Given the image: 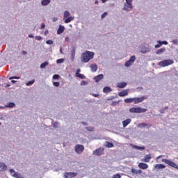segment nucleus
<instances>
[{"instance_id": "nucleus-15", "label": "nucleus", "mask_w": 178, "mask_h": 178, "mask_svg": "<svg viewBox=\"0 0 178 178\" xmlns=\"http://www.w3.org/2000/svg\"><path fill=\"white\" fill-rule=\"evenodd\" d=\"M71 60H74V57L76 56V49L74 47H72V50H71Z\"/></svg>"}, {"instance_id": "nucleus-47", "label": "nucleus", "mask_w": 178, "mask_h": 178, "mask_svg": "<svg viewBox=\"0 0 178 178\" xmlns=\"http://www.w3.org/2000/svg\"><path fill=\"white\" fill-rule=\"evenodd\" d=\"M172 43L175 44V45H177L178 40H172Z\"/></svg>"}, {"instance_id": "nucleus-8", "label": "nucleus", "mask_w": 178, "mask_h": 178, "mask_svg": "<svg viewBox=\"0 0 178 178\" xmlns=\"http://www.w3.org/2000/svg\"><path fill=\"white\" fill-rule=\"evenodd\" d=\"M136 62V56H132L130 59L125 63L126 67H129L133 65Z\"/></svg>"}, {"instance_id": "nucleus-23", "label": "nucleus", "mask_w": 178, "mask_h": 178, "mask_svg": "<svg viewBox=\"0 0 178 178\" xmlns=\"http://www.w3.org/2000/svg\"><path fill=\"white\" fill-rule=\"evenodd\" d=\"M165 168H166L163 164H156L154 165V169H165Z\"/></svg>"}, {"instance_id": "nucleus-17", "label": "nucleus", "mask_w": 178, "mask_h": 178, "mask_svg": "<svg viewBox=\"0 0 178 178\" xmlns=\"http://www.w3.org/2000/svg\"><path fill=\"white\" fill-rule=\"evenodd\" d=\"M152 157H151V154H147L144 159H142V161L143 162H146V163H148L151 161V159Z\"/></svg>"}, {"instance_id": "nucleus-49", "label": "nucleus", "mask_w": 178, "mask_h": 178, "mask_svg": "<svg viewBox=\"0 0 178 178\" xmlns=\"http://www.w3.org/2000/svg\"><path fill=\"white\" fill-rule=\"evenodd\" d=\"M118 104H119V102H113L111 104V105H113V106H115L118 105Z\"/></svg>"}, {"instance_id": "nucleus-50", "label": "nucleus", "mask_w": 178, "mask_h": 178, "mask_svg": "<svg viewBox=\"0 0 178 178\" xmlns=\"http://www.w3.org/2000/svg\"><path fill=\"white\" fill-rule=\"evenodd\" d=\"M92 97L97 98V97H99V94H92Z\"/></svg>"}, {"instance_id": "nucleus-32", "label": "nucleus", "mask_w": 178, "mask_h": 178, "mask_svg": "<svg viewBox=\"0 0 178 178\" xmlns=\"http://www.w3.org/2000/svg\"><path fill=\"white\" fill-rule=\"evenodd\" d=\"M34 83H35V80L33 79L32 81H29L26 83V86H33V84H34Z\"/></svg>"}, {"instance_id": "nucleus-16", "label": "nucleus", "mask_w": 178, "mask_h": 178, "mask_svg": "<svg viewBox=\"0 0 178 178\" xmlns=\"http://www.w3.org/2000/svg\"><path fill=\"white\" fill-rule=\"evenodd\" d=\"M130 123H131V119L128 118L122 122V126L123 127H126L128 124H130Z\"/></svg>"}, {"instance_id": "nucleus-5", "label": "nucleus", "mask_w": 178, "mask_h": 178, "mask_svg": "<svg viewBox=\"0 0 178 178\" xmlns=\"http://www.w3.org/2000/svg\"><path fill=\"white\" fill-rule=\"evenodd\" d=\"M162 162H164L167 165H169V166H171V168H174V169H177L178 170L177 164H176V163H175V162H173L170 160H168V159H163Z\"/></svg>"}, {"instance_id": "nucleus-20", "label": "nucleus", "mask_w": 178, "mask_h": 178, "mask_svg": "<svg viewBox=\"0 0 178 178\" xmlns=\"http://www.w3.org/2000/svg\"><path fill=\"white\" fill-rule=\"evenodd\" d=\"M131 172L134 174V175H141V173H143V170H136V168H132L131 169Z\"/></svg>"}, {"instance_id": "nucleus-12", "label": "nucleus", "mask_w": 178, "mask_h": 178, "mask_svg": "<svg viewBox=\"0 0 178 178\" xmlns=\"http://www.w3.org/2000/svg\"><path fill=\"white\" fill-rule=\"evenodd\" d=\"M158 43L159 44H157L154 46L155 48H161V47H162V45H168V42H166V41H163V42L158 41Z\"/></svg>"}, {"instance_id": "nucleus-3", "label": "nucleus", "mask_w": 178, "mask_h": 178, "mask_svg": "<svg viewBox=\"0 0 178 178\" xmlns=\"http://www.w3.org/2000/svg\"><path fill=\"white\" fill-rule=\"evenodd\" d=\"M147 108H143L140 107H132L129 108V112L131 113H144L147 112Z\"/></svg>"}, {"instance_id": "nucleus-25", "label": "nucleus", "mask_w": 178, "mask_h": 178, "mask_svg": "<svg viewBox=\"0 0 178 178\" xmlns=\"http://www.w3.org/2000/svg\"><path fill=\"white\" fill-rule=\"evenodd\" d=\"M74 20V17L73 16H70L67 17V19H65V23L67 24V23H70V22Z\"/></svg>"}, {"instance_id": "nucleus-4", "label": "nucleus", "mask_w": 178, "mask_h": 178, "mask_svg": "<svg viewBox=\"0 0 178 178\" xmlns=\"http://www.w3.org/2000/svg\"><path fill=\"white\" fill-rule=\"evenodd\" d=\"M173 63H175L173 60L168 59L160 61L159 65L161 66V67H166V66H170V65H173Z\"/></svg>"}, {"instance_id": "nucleus-64", "label": "nucleus", "mask_w": 178, "mask_h": 178, "mask_svg": "<svg viewBox=\"0 0 178 178\" xmlns=\"http://www.w3.org/2000/svg\"><path fill=\"white\" fill-rule=\"evenodd\" d=\"M1 123L0 122V126H1Z\"/></svg>"}, {"instance_id": "nucleus-59", "label": "nucleus", "mask_w": 178, "mask_h": 178, "mask_svg": "<svg viewBox=\"0 0 178 178\" xmlns=\"http://www.w3.org/2000/svg\"><path fill=\"white\" fill-rule=\"evenodd\" d=\"M65 41H69V38H65Z\"/></svg>"}, {"instance_id": "nucleus-60", "label": "nucleus", "mask_w": 178, "mask_h": 178, "mask_svg": "<svg viewBox=\"0 0 178 178\" xmlns=\"http://www.w3.org/2000/svg\"><path fill=\"white\" fill-rule=\"evenodd\" d=\"M11 83H16V81L12 80V81H11Z\"/></svg>"}, {"instance_id": "nucleus-52", "label": "nucleus", "mask_w": 178, "mask_h": 178, "mask_svg": "<svg viewBox=\"0 0 178 178\" xmlns=\"http://www.w3.org/2000/svg\"><path fill=\"white\" fill-rule=\"evenodd\" d=\"M40 29H45V24H42V25H41V28Z\"/></svg>"}, {"instance_id": "nucleus-11", "label": "nucleus", "mask_w": 178, "mask_h": 178, "mask_svg": "<svg viewBox=\"0 0 178 178\" xmlns=\"http://www.w3.org/2000/svg\"><path fill=\"white\" fill-rule=\"evenodd\" d=\"M119 97H126L129 95V90H123L122 91L118 93Z\"/></svg>"}, {"instance_id": "nucleus-40", "label": "nucleus", "mask_w": 178, "mask_h": 178, "mask_svg": "<svg viewBox=\"0 0 178 178\" xmlns=\"http://www.w3.org/2000/svg\"><path fill=\"white\" fill-rule=\"evenodd\" d=\"M108 16V13L105 12L102 15V19H104V17H106Z\"/></svg>"}, {"instance_id": "nucleus-36", "label": "nucleus", "mask_w": 178, "mask_h": 178, "mask_svg": "<svg viewBox=\"0 0 178 178\" xmlns=\"http://www.w3.org/2000/svg\"><path fill=\"white\" fill-rule=\"evenodd\" d=\"M63 62H65V59H63V58H60L56 60V63H58V64L63 63Z\"/></svg>"}, {"instance_id": "nucleus-22", "label": "nucleus", "mask_w": 178, "mask_h": 178, "mask_svg": "<svg viewBox=\"0 0 178 178\" xmlns=\"http://www.w3.org/2000/svg\"><path fill=\"white\" fill-rule=\"evenodd\" d=\"M65 31V26L60 25L58 31H57V34H62Z\"/></svg>"}, {"instance_id": "nucleus-30", "label": "nucleus", "mask_w": 178, "mask_h": 178, "mask_svg": "<svg viewBox=\"0 0 178 178\" xmlns=\"http://www.w3.org/2000/svg\"><path fill=\"white\" fill-rule=\"evenodd\" d=\"M6 108H13L15 107V103L13 102H9L6 105Z\"/></svg>"}, {"instance_id": "nucleus-56", "label": "nucleus", "mask_w": 178, "mask_h": 178, "mask_svg": "<svg viewBox=\"0 0 178 178\" xmlns=\"http://www.w3.org/2000/svg\"><path fill=\"white\" fill-rule=\"evenodd\" d=\"M106 1H108V0H102V1L103 2V3H105V2H106Z\"/></svg>"}, {"instance_id": "nucleus-14", "label": "nucleus", "mask_w": 178, "mask_h": 178, "mask_svg": "<svg viewBox=\"0 0 178 178\" xmlns=\"http://www.w3.org/2000/svg\"><path fill=\"white\" fill-rule=\"evenodd\" d=\"M102 79H104V74H99L94 77V80L96 83H99V81H101Z\"/></svg>"}, {"instance_id": "nucleus-34", "label": "nucleus", "mask_w": 178, "mask_h": 178, "mask_svg": "<svg viewBox=\"0 0 178 178\" xmlns=\"http://www.w3.org/2000/svg\"><path fill=\"white\" fill-rule=\"evenodd\" d=\"M13 177L15 178H20V174H19V172H15L13 174Z\"/></svg>"}, {"instance_id": "nucleus-46", "label": "nucleus", "mask_w": 178, "mask_h": 178, "mask_svg": "<svg viewBox=\"0 0 178 178\" xmlns=\"http://www.w3.org/2000/svg\"><path fill=\"white\" fill-rule=\"evenodd\" d=\"M10 173L13 175H15V173H16V172H15V170H13V169H10Z\"/></svg>"}, {"instance_id": "nucleus-39", "label": "nucleus", "mask_w": 178, "mask_h": 178, "mask_svg": "<svg viewBox=\"0 0 178 178\" xmlns=\"http://www.w3.org/2000/svg\"><path fill=\"white\" fill-rule=\"evenodd\" d=\"M19 79H20V77H19V76H10L9 78L10 80H13V79L19 80Z\"/></svg>"}, {"instance_id": "nucleus-7", "label": "nucleus", "mask_w": 178, "mask_h": 178, "mask_svg": "<svg viewBox=\"0 0 178 178\" xmlns=\"http://www.w3.org/2000/svg\"><path fill=\"white\" fill-rule=\"evenodd\" d=\"M74 149H75V152H76V154H81L83 152V151H84V145H76L74 147Z\"/></svg>"}, {"instance_id": "nucleus-51", "label": "nucleus", "mask_w": 178, "mask_h": 178, "mask_svg": "<svg viewBox=\"0 0 178 178\" xmlns=\"http://www.w3.org/2000/svg\"><path fill=\"white\" fill-rule=\"evenodd\" d=\"M79 74H80V69H78V70H76V76H77V75Z\"/></svg>"}, {"instance_id": "nucleus-38", "label": "nucleus", "mask_w": 178, "mask_h": 178, "mask_svg": "<svg viewBox=\"0 0 178 178\" xmlns=\"http://www.w3.org/2000/svg\"><path fill=\"white\" fill-rule=\"evenodd\" d=\"M46 44H47V45H52V44H54V41L49 40L46 41Z\"/></svg>"}, {"instance_id": "nucleus-31", "label": "nucleus", "mask_w": 178, "mask_h": 178, "mask_svg": "<svg viewBox=\"0 0 178 178\" xmlns=\"http://www.w3.org/2000/svg\"><path fill=\"white\" fill-rule=\"evenodd\" d=\"M49 65V63L48 62H44V63H42L41 65H40V69H44V67L48 66Z\"/></svg>"}, {"instance_id": "nucleus-27", "label": "nucleus", "mask_w": 178, "mask_h": 178, "mask_svg": "<svg viewBox=\"0 0 178 178\" xmlns=\"http://www.w3.org/2000/svg\"><path fill=\"white\" fill-rule=\"evenodd\" d=\"M50 2H51V0H42L41 3L43 6H47V5H49Z\"/></svg>"}, {"instance_id": "nucleus-55", "label": "nucleus", "mask_w": 178, "mask_h": 178, "mask_svg": "<svg viewBox=\"0 0 178 178\" xmlns=\"http://www.w3.org/2000/svg\"><path fill=\"white\" fill-rule=\"evenodd\" d=\"M49 33V31H48V30L44 31V35H47L48 33Z\"/></svg>"}, {"instance_id": "nucleus-42", "label": "nucleus", "mask_w": 178, "mask_h": 178, "mask_svg": "<svg viewBox=\"0 0 178 178\" xmlns=\"http://www.w3.org/2000/svg\"><path fill=\"white\" fill-rule=\"evenodd\" d=\"M35 40H37L38 41H41V40H42V37L41 36H35Z\"/></svg>"}, {"instance_id": "nucleus-35", "label": "nucleus", "mask_w": 178, "mask_h": 178, "mask_svg": "<svg viewBox=\"0 0 178 178\" xmlns=\"http://www.w3.org/2000/svg\"><path fill=\"white\" fill-rule=\"evenodd\" d=\"M134 148H136V149H141L142 151L145 149V147H140V146H134Z\"/></svg>"}, {"instance_id": "nucleus-26", "label": "nucleus", "mask_w": 178, "mask_h": 178, "mask_svg": "<svg viewBox=\"0 0 178 178\" xmlns=\"http://www.w3.org/2000/svg\"><path fill=\"white\" fill-rule=\"evenodd\" d=\"M103 92H105L106 94H108V92H112V90L111 89V88L106 86L103 89Z\"/></svg>"}, {"instance_id": "nucleus-9", "label": "nucleus", "mask_w": 178, "mask_h": 178, "mask_svg": "<svg viewBox=\"0 0 178 178\" xmlns=\"http://www.w3.org/2000/svg\"><path fill=\"white\" fill-rule=\"evenodd\" d=\"M77 176V172H65L64 174V178H74Z\"/></svg>"}, {"instance_id": "nucleus-57", "label": "nucleus", "mask_w": 178, "mask_h": 178, "mask_svg": "<svg viewBox=\"0 0 178 178\" xmlns=\"http://www.w3.org/2000/svg\"><path fill=\"white\" fill-rule=\"evenodd\" d=\"M58 20V18H54V22H56Z\"/></svg>"}, {"instance_id": "nucleus-18", "label": "nucleus", "mask_w": 178, "mask_h": 178, "mask_svg": "<svg viewBox=\"0 0 178 178\" xmlns=\"http://www.w3.org/2000/svg\"><path fill=\"white\" fill-rule=\"evenodd\" d=\"M8 169V166L3 163H0V172H5Z\"/></svg>"}, {"instance_id": "nucleus-10", "label": "nucleus", "mask_w": 178, "mask_h": 178, "mask_svg": "<svg viewBox=\"0 0 178 178\" xmlns=\"http://www.w3.org/2000/svg\"><path fill=\"white\" fill-rule=\"evenodd\" d=\"M103 154H104V149L102 148L97 149L93 152V155H97V156H99Z\"/></svg>"}, {"instance_id": "nucleus-44", "label": "nucleus", "mask_w": 178, "mask_h": 178, "mask_svg": "<svg viewBox=\"0 0 178 178\" xmlns=\"http://www.w3.org/2000/svg\"><path fill=\"white\" fill-rule=\"evenodd\" d=\"M53 84H54V86H55V87H59V82H54L53 83Z\"/></svg>"}, {"instance_id": "nucleus-63", "label": "nucleus", "mask_w": 178, "mask_h": 178, "mask_svg": "<svg viewBox=\"0 0 178 178\" xmlns=\"http://www.w3.org/2000/svg\"><path fill=\"white\" fill-rule=\"evenodd\" d=\"M157 158H158V159H159V158H161V156H159V157H157Z\"/></svg>"}, {"instance_id": "nucleus-43", "label": "nucleus", "mask_w": 178, "mask_h": 178, "mask_svg": "<svg viewBox=\"0 0 178 178\" xmlns=\"http://www.w3.org/2000/svg\"><path fill=\"white\" fill-rule=\"evenodd\" d=\"M58 126H59V122H54L53 124V127L56 128V127H58Z\"/></svg>"}, {"instance_id": "nucleus-13", "label": "nucleus", "mask_w": 178, "mask_h": 178, "mask_svg": "<svg viewBox=\"0 0 178 178\" xmlns=\"http://www.w3.org/2000/svg\"><path fill=\"white\" fill-rule=\"evenodd\" d=\"M138 168H140V169H143V170H145V169H148V164L145 163H140L138 164Z\"/></svg>"}, {"instance_id": "nucleus-61", "label": "nucleus", "mask_w": 178, "mask_h": 178, "mask_svg": "<svg viewBox=\"0 0 178 178\" xmlns=\"http://www.w3.org/2000/svg\"><path fill=\"white\" fill-rule=\"evenodd\" d=\"M95 3H96V4L98 3V0H96Z\"/></svg>"}, {"instance_id": "nucleus-54", "label": "nucleus", "mask_w": 178, "mask_h": 178, "mask_svg": "<svg viewBox=\"0 0 178 178\" xmlns=\"http://www.w3.org/2000/svg\"><path fill=\"white\" fill-rule=\"evenodd\" d=\"M29 38H34V36L32 34L29 35Z\"/></svg>"}, {"instance_id": "nucleus-24", "label": "nucleus", "mask_w": 178, "mask_h": 178, "mask_svg": "<svg viewBox=\"0 0 178 178\" xmlns=\"http://www.w3.org/2000/svg\"><path fill=\"white\" fill-rule=\"evenodd\" d=\"M138 127L143 128V127H152V124H148L147 123H141L138 124Z\"/></svg>"}, {"instance_id": "nucleus-33", "label": "nucleus", "mask_w": 178, "mask_h": 178, "mask_svg": "<svg viewBox=\"0 0 178 178\" xmlns=\"http://www.w3.org/2000/svg\"><path fill=\"white\" fill-rule=\"evenodd\" d=\"M106 147H107V148H113V143H110V142H107Z\"/></svg>"}, {"instance_id": "nucleus-53", "label": "nucleus", "mask_w": 178, "mask_h": 178, "mask_svg": "<svg viewBox=\"0 0 178 178\" xmlns=\"http://www.w3.org/2000/svg\"><path fill=\"white\" fill-rule=\"evenodd\" d=\"M22 55H27V51H22Z\"/></svg>"}, {"instance_id": "nucleus-37", "label": "nucleus", "mask_w": 178, "mask_h": 178, "mask_svg": "<svg viewBox=\"0 0 178 178\" xmlns=\"http://www.w3.org/2000/svg\"><path fill=\"white\" fill-rule=\"evenodd\" d=\"M76 77H79V79H86V76H84L83 74H78L76 75Z\"/></svg>"}, {"instance_id": "nucleus-2", "label": "nucleus", "mask_w": 178, "mask_h": 178, "mask_svg": "<svg viewBox=\"0 0 178 178\" xmlns=\"http://www.w3.org/2000/svg\"><path fill=\"white\" fill-rule=\"evenodd\" d=\"M145 99H147L146 96L141 97L127 98L124 99V102L125 104H131V102H134V104H140V102H143V101Z\"/></svg>"}, {"instance_id": "nucleus-28", "label": "nucleus", "mask_w": 178, "mask_h": 178, "mask_svg": "<svg viewBox=\"0 0 178 178\" xmlns=\"http://www.w3.org/2000/svg\"><path fill=\"white\" fill-rule=\"evenodd\" d=\"M165 51H166V49L161 48V49H159V50H157L156 54V55H161V54H163V52H165Z\"/></svg>"}, {"instance_id": "nucleus-45", "label": "nucleus", "mask_w": 178, "mask_h": 178, "mask_svg": "<svg viewBox=\"0 0 178 178\" xmlns=\"http://www.w3.org/2000/svg\"><path fill=\"white\" fill-rule=\"evenodd\" d=\"M59 77H60V76L58 75V74H54V75L53 76V79H59Z\"/></svg>"}, {"instance_id": "nucleus-19", "label": "nucleus", "mask_w": 178, "mask_h": 178, "mask_svg": "<svg viewBox=\"0 0 178 178\" xmlns=\"http://www.w3.org/2000/svg\"><path fill=\"white\" fill-rule=\"evenodd\" d=\"M90 69H91V72H92L93 73H95V72L98 70V66L96 64H92L90 65Z\"/></svg>"}, {"instance_id": "nucleus-48", "label": "nucleus", "mask_w": 178, "mask_h": 178, "mask_svg": "<svg viewBox=\"0 0 178 178\" xmlns=\"http://www.w3.org/2000/svg\"><path fill=\"white\" fill-rule=\"evenodd\" d=\"M86 84H87V83L86 82V81H81V86H86Z\"/></svg>"}, {"instance_id": "nucleus-41", "label": "nucleus", "mask_w": 178, "mask_h": 178, "mask_svg": "<svg viewBox=\"0 0 178 178\" xmlns=\"http://www.w3.org/2000/svg\"><path fill=\"white\" fill-rule=\"evenodd\" d=\"M121 177L122 176H120V175L119 174H116L113 176V178H121Z\"/></svg>"}, {"instance_id": "nucleus-58", "label": "nucleus", "mask_w": 178, "mask_h": 178, "mask_svg": "<svg viewBox=\"0 0 178 178\" xmlns=\"http://www.w3.org/2000/svg\"><path fill=\"white\" fill-rule=\"evenodd\" d=\"M60 54H63V51H62V49H60Z\"/></svg>"}, {"instance_id": "nucleus-62", "label": "nucleus", "mask_w": 178, "mask_h": 178, "mask_svg": "<svg viewBox=\"0 0 178 178\" xmlns=\"http://www.w3.org/2000/svg\"><path fill=\"white\" fill-rule=\"evenodd\" d=\"M93 130H94V128H92V131H93Z\"/></svg>"}, {"instance_id": "nucleus-1", "label": "nucleus", "mask_w": 178, "mask_h": 178, "mask_svg": "<svg viewBox=\"0 0 178 178\" xmlns=\"http://www.w3.org/2000/svg\"><path fill=\"white\" fill-rule=\"evenodd\" d=\"M94 52L86 51L81 56V60L83 63H88L91 59L94 58Z\"/></svg>"}, {"instance_id": "nucleus-6", "label": "nucleus", "mask_w": 178, "mask_h": 178, "mask_svg": "<svg viewBox=\"0 0 178 178\" xmlns=\"http://www.w3.org/2000/svg\"><path fill=\"white\" fill-rule=\"evenodd\" d=\"M126 4L124 6L123 9L124 10L129 11L130 9H133V4L131 3L133 2V0H125Z\"/></svg>"}, {"instance_id": "nucleus-21", "label": "nucleus", "mask_w": 178, "mask_h": 178, "mask_svg": "<svg viewBox=\"0 0 178 178\" xmlns=\"http://www.w3.org/2000/svg\"><path fill=\"white\" fill-rule=\"evenodd\" d=\"M126 86H127V83L121 82V83H118L117 87H118V88H124V87H126Z\"/></svg>"}, {"instance_id": "nucleus-29", "label": "nucleus", "mask_w": 178, "mask_h": 178, "mask_svg": "<svg viewBox=\"0 0 178 178\" xmlns=\"http://www.w3.org/2000/svg\"><path fill=\"white\" fill-rule=\"evenodd\" d=\"M70 13L69 11L64 12L63 19H67V17H70Z\"/></svg>"}]
</instances>
